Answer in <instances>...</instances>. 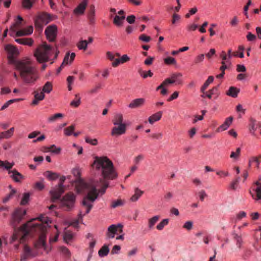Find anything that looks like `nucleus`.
Masks as SVG:
<instances>
[{"label": "nucleus", "mask_w": 261, "mask_h": 261, "mask_svg": "<svg viewBox=\"0 0 261 261\" xmlns=\"http://www.w3.org/2000/svg\"><path fill=\"white\" fill-rule=\"evenodd\" d=\"M93 168L100 173L102 177L95 185L83 183V188L87 192L82 202V208L78 214L77 224L82 220L84 216L89 213L93 202L97 199L99 194H103L109 185L108 180H113L118 174L112 161L106 156H95L92 164Z\"/></svg>", "instance_id": "obj_1"}, {"label": "nucleus", "mask_w": 261, "mask_h": 261, "mask_svg": "<svg viewBox=\"0 0 261 261\" xmlns=\"http://www.w3.org/2000/svg\"><path fill=\"white\" fill-rule=\"evenodd\" d=\"M51 222L49 218L42 216L32 219L21 229L15 231L10 239V243H13L16 240H19L20 243H23L29 234L36 232L39 233V237L38 240L34 243L35 248L36 250L43 249L45 253H48L51 248L48 247L46 244V233L48 224Z\"/></svg>", "instance_id": "obj_2"}, {"label": "nucleus", "mask_w": 261, "mask_h": 261, "mask_svg": "<svg viewBox=\"0 0 261 261\" xmlns=\"http://www.w3.org/2000/svg\"><path fill=\"white\" fill-rule=\"evenodd\" d=\"M16 70L23 82L27 85H33L39 80L40 76L37 68L33 65L32 61L29 58H25L14 62Z\"/></svg>", "instance_id": "obj_3"}, {"label": "nucleus", "mask_w": 261, "mask_h": 261, "mask_svg": "<svg viewBox=\"0 0 261 261\" xmlns=\"http://www.w3.org/2000/svg\"><path fill=\"white\" fill-rule=\"evenodd\" d=\"M58 53L56 48L44 42L35 49L34 56L36 60L41 63L48 61L53 56L54 59L57 58Z\"/></svg>", "instance_id": "obj_4"}, {"label": "nucleus", "mask_w": 261, "mask_h": 261, "mask_svg": "<svg viewBox=\"0 0 261 261\" xmlns=\"http://www.w3.org/2000/svg\"><path fill=\"white\" fill-rule=\"evenodd\" d=\"M51 20L50 14L46 13H39L34 19L35 27L42 31L43 28L49 23Z\"/></svg>", "instance_id": "obj_5"}, {"label": "nucleus", "mask_w": 261, "mask_h": 261, "mask_svg": "<svg viewBox=\"0 0 261 261\" xmlns=\"http://www.w3.org/2000/svg\"><path fill=\"white\" fill-rule=\"evenodd\" d=\"M75 200V196L73 193H68L61 200V205L66 210H70L74 206Z\"/></svg>", "instance_id": "obj_6"}, {"label": "nucleus", "mask_w": 261, "mask_h": 261, "mask_svg": "<svg viewBox=\"0 0 261 261\" xmlns=\"http://www.w3.org/2000/svg\"><path fill=\"white\" fill-rule=\"evenodd\" d=\"M26 211L23 208H17L13 213L12 217L11 224L15 227L23 219Z\"/></svg>", "instance_id": "obj_7"}, {"label": "nucleus", "mask_w": 261, "mask_h": 261, "mask_svg": "<svg viewBox=\"0 0 261 261\" xmlns=\"http://www.w3.org/2000/svg\"><path fill=\"white\" fill-rule=\"evenodd\" d=\"M47 39L49 42L55 41L57 35V27L55 24L48 26L44 32Z\"/></svg>", "instance_id": "obj_8"}, {"label": "nucleus", "mask_w": 261, "mask_h": 261, "mask_svg": "<svg viewBox=\"0 0 261 261\" xmlns=\"http://www.w3.org/2000/svg\"><path fill=\"white\" fill-rule=\"evenodd\" d=\"M123 225L121 223L117 224H112L108 227L107 236L109 239H112L115 237L118 232L122 233L123 232Z\"/></svg>", "instance_id": "obj_9"}, {"label": "nucleus", "mask_w": 261, "mask_h": 261, "mask_svg": "<svg viewBox=\"0 0 261 261\" xmlns=\"http://www.w3.org/2000/svg\"><path fill=\"white\" fill-rule=\"evenodd\" d=\"M38 252L31 249L28 245H24L23 250L21 254V261H25L27 259L37 256Z\"/></svg>", "instance_id": "obj_10"}, {"label": "nucleus", "mask_w": 261, "mask_h": 261, "mask_svg": "<svg viewBox=\"0 0 261 261\" xmlns=\"http://www.w3.org/2000/svg\"><path fill=\"white\" fill-rule=\"evenodd\" d=\"M5 49L8 54V58L11 63L14 65V62L18 60L14 59L15 57L17 56L19 53L18 49L11 44L6 45L5 47Z\"/></svg>", "instance_id": "obj_11"}, {"label": "nucleus", "mask_w": 261, "mask_h": 261, "mask_svg": "<svg viewBox=\"0 0 261 261\" xmlns=\"http://www.w3.org/2000/svg\"><path fill=\"white\" fill-rule=\"evenodd\" d=\"M113 127L111 135L114 137H118L124 135L126 132L127 125L126 123L119 124Z\"/></svg>", "instance_id": "obj_12"}, {"label": "nucleus", "mask_w": 261, "mask_h": 261, "mask_svg": "<svg viewBox=\"0 0 261 261\" xmlns=\"http://www.w3.org/2000/svg\"><path fill=\"white\" fill-rule=\"evenodd\" d=\"M64 192V188L59 185L56 186L50 191L51 197V201L55 202L59 199L62 194Z\"/></svg>", "instance_id": "obj_13"}, {"label": "nucleus", "mask_w": 261, "mask_h": 261, "mask_svg": "<svg viewBox=\"0 0 261 261\" xmlns=\"http://www.w3.org/2000/svg\"><path fill=\"white\" fill-rule=\"evenodd\" d=\"M88 4V0H82L73 11V13L77 15L83 14Z\"/></svg>", "instance_id": "obj_14"}, {"label": "nucleus", "mask_w": 261, "mask_h": 261, "mask_svg": "<svg viewBox=\"0 0 261 261\" xmlns=\"http://www.w3.org/2000/svg\"><path fill=\"white\" fill-rule=\"evenodd\" d=\"M12 179L16 182H21L24 176L16 169L9 170L8 172Z\"/></svg>", "instance_id": "obj_15"}, {"label": "nucleus", "mask_w": 261, "mask_h": 261, "mask_svg": "<svg viewBox=\"0 0 261 261\" xmlns=\"http://www.w3.org/2000/svg\"><path fill=\"white\" fill-rule=\"evenodd\" d=\"M34 98L32 101V105H37L39 102L44 99L45 97L44 93L41 91L40 92L35 91L34 92Z\"/></svg>", "instance_id": "obj_16"}, {"label": "nucleus", "mask_w": 261, "mask_h": 261, "mask_svg": "<svg viewBox=\"0 0 261 261\" xmlns=\"http://www.w3.org/2000/svg\"><path fill=\"white\" fill-rule=\"evenodd\" d=\"M232 236L236 242L237 247L239 249H241L243 244V240L242 235L238 233L236 231L232 232Z\"/></svg>", "instance_id": "obj_17"}, {"label": "nucleus", "mask_w": 261, "mask_h": 261, "mask_svg": "<svg viewBox=\"0 0 261 261\" xmlns=\"http://www.w3.org/2000/svg\"><path fill=\"white\" fill-rule=\"evenodd\" d=\"M233 118L229 117L226 119L224 122L217 129V132H221L227 130L232 122Z\"/></svg>", "instance_id": "obj_18"}, {"label": "nucleus", "mask_w": 261, "mask_h": 261, "mask_svg": "<svg viewBox=\"0 0 261 261\" xmlns=\"http://www.w3.org/2000/svg\"><path fill=\"white\" fill-rule=\"evenodd\" d=\"M145 101V100L143 98H136L132 100L128 107L131 109H135L143 105Z\"/></svg>", "instance_id": "obj_19"}, {"label": "nucleus", "mask_w": 261, "mask_h": 261, "mask_svg": "<svg viewBox=\"0 0 261 261\" xmlns=\"http://www.w3.org/2000/svg\"><path fill=\"white\" fill-rule=\"evenodd\" d=\"M75 57V54L74 53H72L71 54L67 53L64 58L62 62V66L71 64L74 60Z\"/></svg>", "instance_id": "obj_20"}, {"label": "nucleus", "mask_w": 261, "mask_h": 261, "mask_svg": "<svg viewBox=\"0 0 261 261\" xmlns=\"http://www.w3.org/2000/svg\"><path fill=\"white\" fill-rule=\"evenodd\" d=\"M112 122L114 125L126 123L124 121L123 115L121 113H116L114 114Z\"/></svg>", "instance_id": "obj_21"}, {"label": "nucleus", "mask_w": 261, "mask_h": 261, "mask_svg": "<svg viewBox=\"0 0 261 261\" xmlns=\"http://www.w3.org/2000/svg\"><path fill=\"white\" fill-rule=\"evenodd\" d=\"M33 28L29 26L28 28L16 31V36L18 37L30 35L33 33Z\"/></svg>", "instance_id": "obj_22"}, {"label": "nucleus", "mask_w": 261, "mask_h": 261, "mask_svg": "<svg viewBox=\"0 0 261 261\" xmlns=\"http://www.w3.org/2000/svg\"><path fill=\"white\" fill-rule=\"evenodd\" d=\"M162 114L163 113L162 111H159L152 114L148 118V122L150 124H152L154 122L159 121L162 118Z\"/></svg>", "instance_id": "obj_23"}, {"label": "nucleus", "mask_w": 261, "mask_h": 261, "mask_svg": "<svg viewBox=\"0 0 261 261\" xmlns=\"http://www.w3.org/2000/svg\"><path fill=\"white\" fill-rule=\"evenodd\" d=\"M14 127H11L9 130L0 133V141L3 139H9L14 134Z\"/></svg>", "instance_id": "obj_24"}, {"label": "nucleus", "mask_w": 261, "mask_h": 261, "mask_svg": "<svg viewBox=\"0 0 261 261\" xmlns=\"http://www.w3.org/2000/svg\"><path fill=\"white\" fill-rule=\"evenodd\" d=\"M240 91V89L235 87H230L228 90L226 92V94L227 95L236 98L238 96V94Z\"/></svg>", "instance_id": "obj_25"}, {"label": "nucleus", "mask_w": 261, "mask_h": 261, "mask_svg": "<svg viewBox=\"0 0 261 261\" xmlns=\"http://www.w3.org/2000/svg\"><path fill=\"white\" fill-rule=\"evenodd\" d=\"M43 175L49 180H55L59 178V174L51 171H46L43 173Z\"/></svg>", "instance_id": "obj_26"}, {"label": "nucleus", "mask_w": 261, "mask_h": 261, "mask_svg": "<svg viewBox=\"0 0 261 261\" xmlns=\"http://www.w3.org/2000/svg\"><path fill=\"white\" fill-rule=\"evenodd\" d=\"M182 76V74L180 73H173L170 77L169 79L172 81V83H177V84H181L182 83V81L180 79L181 76Z\"/></svg>", "instance_id": "obj_27"}, {"label": "nucleus", "mask_w": 261, "mask_h": 261, "mask_svg": "<svg viewBox=\"0 0 261 261\" xmlns=\"http://www.w3.org/2000/svg\"><path fill=\"white\" fill-rule=\"evenodd\" d=\"M160 217L159 215H155L150 218L148 220V227L150 229H152L154 225L156 223V222L159 221Z\"/></svg>", "instance_id": "obj_28"}, {"label": "nucleus", "mask_w": 261, "mask_h": 261, "mask_svg": "<svg viewBox=\"0 0 261 261\" xmlns=\"http://www.w3.org/2000/svg\"><path fill=\"white\" fill-rule=\"evenodd\" d=\"M15 164L13 162H9L7 160H0V167H3L8 171L14 166Z\"/></svg>", "instance_id": "obj_29"}, {"label": "nucleus", "mask_w": 261, "mask_h": 261, "mask_svg": "<svg viewBox=\"0 0 261 261\" xmlns=\"http://www.w3.org/2000/svg\"><path fill=\"white\" fill-rule=\"evenodd\" d=\"M248 128L249 130L250 133L252 135L255 136V131L256 130L257 127H256V121L254 119H250V123L248 126Z\"/></svg>", "instance_id": "obj_30"}, {"label": "nucleus", "mask_w": 261, "mask_h": 261, "mask_svg": "<svg viewBox=\"0 0 261 261\" xmlns=\"http://www.w3.org/2000/svg\"><path fill=\"white\" fill-rule=\"evenodd\" d=\"M143 194V191H141L138 188H136L135 189V193L131 197L130 199L133 202H136L139 199Z\"/></svg>", "instance_id": "obj_31"}, {"label": "nucleus", "mask_w": 261, "mask_h": 261, "mask_svg": "<svg viewBox=\"0 0 261 261\" xmlns=\"http://www.w3.org/2000/svg\"><path fill=\"white\" fill-rule=\"evenodd\" d=\"M125 18L124 15H116L114 18V23L117 27H121L123 24Z\"/></svg>", "instance_id": "obj_32"}, {"label": "nucleus", "mask_w": 261, "mask_h": 261, "mask_svg": "<svg viewBox=\"0 0 261 261\" xmlns=\"http://www.w3.org/2000/svg\"><path fill=\"white\" fill-rule=\"evenodd\" d=\"M61 148L57 147L55 145H51L48 147H46L45 152H50L55 154H59L60 153Z\"/></svg>", "instance_id": "obj_33"}, {"label": "nucleus", "mask_w": 261, "mask_h": 261, "mask_svg": "<svg viewBox=\"0 0 261 261\" xmlns=\"http://www.w3.org/2000/svg\"><path fill=\"white\" fill-rule=\"evenodd\" d=\"M255 186L256 188L254 189V191L256 195L254 199L257 201L261 200V184L257 182V185Z\"/></svg>", "instance_id": "obj_34"}, {"label": "nucleus", "mask_w": 261, "mask_h": 261, "mask_svg": "<svg viewBox=\"0 0 261 261\" xmlns=\"http://www.w3.org/2000/svg\"><path fill=\"white\" fill-rule=\"evenodd\" d=\"M110 251L109 247L106 245H103L98 251V255L100 257H103L107 256Z\"/></svg>", "instance_id": "obj_35"}, {"label": "nucleus", "mask_w": 261, "mask_h": 261, "mask_svg": "<svg viewBox=\"0 0 261 261\" xmlns=\"http://www.w3.org/2000/svg\"><path fill=\"white\" fill-rule=\"evenodd\" d=\"M214 81V77L213 76H208L207 80L203 84L202 86L201 87L200 91L203 94H204L205 90L207 89L208 85Z\"/></svg>", "instance_id": "obj_36"}, {"label": "nucleus", "mask_w": 261, "mask_h": 261, "mask_svg": "<svg viewBox=\"0 0 261 261\" xmlns=\"http://www.w3.org/2000/svg\"><path fill=\"white\" fill-rule=\"evenodd\" d=\"M169 222V219L168 218L163 219L156 226V228L157 230L161 231L165 226L167 225Z\"/></svg>", "instance_id": "obj_37"}, {"label": "nucleus", "mask_w": 261, "mask_h": 261, "mask_svg": "<svg viewBox=\"0 0 261 261\" xmlns=\"http://www.w3.org/2000/svg\"><path fill=\"white\" fill-rule=\"evenodd\" d=\"M73 238V233L69 230H65L64 234V240L66 243L70 242Z\"/></svg>", "instance_id": "obj_38"}, {"label": "nucleus", "mask_w": 261, "mask_h": 261, "mask_svg": "<svg viewBox=\"0 0 261 261\" xmlns=\"http://www.w3.org/2000/svg\"><path fill=\"white\" fill-rule=\"evenodd\" d=\"M53 90V86L50 82H47L43 86L41 91L43 93H49Z\"/></svg>", "instance_id": "obj_39"}, {"label": "nucleus", "mask_w": 261, "mask_h": 261, "mask_svg": "<svg viewBox=\"0 0 261 261\" xmlns=\"http://www.w3.org/2000/svg\"><path fill=\"white\" fill-rule=\"evenodd\" d=\"M76 45L79 50H86L88 46V42L87 40H81L79 41Z\"/></svg>", "instance_id": "obj_40"}, {"label": "nucleus", "mask_w": 261, "mask_h": 261, "mask_svg": "<svg viewBox=\"0 0 261 261\" xmlns=\"http://www.w3.org/2000/svg\"><path fill=\"white\" fill-rule=\"evenodd\" d=\"M21 100H22L21 98H15V99H10V100L7 101L6 102H5L2 106L1 108V111L4 110L6 108H7L12 103H14L15 102L19 101H20Z\"/></svg>", "instance_id": "obj_41"}, {"label": "nucleus", "mask_w": 261, "mask_h": 261, "mask_svg": "<svg viewBox=\"0 0 261 261\" xmlns=\"http://www.w3.org/2000/svg\"><path fill=\"white\" fill-rule=\"evenodd\" d=\"M87 238L90 240L89 248L90 250L93 249L96 244V240L94 238L93 236L91 233H88L87 235Z\"/></svg>", "instance_id": "obj_42"}, {"label": "nucleus", "mask_w": 261, "mask_h": 261, "mask_svg": "<svg viewBox=\"0 0 261 261\" xmlns=\"http://www.w3.org/2000/svg\"><path fill=\"white\" fill-rule=\"evenodd\" d=\"M246 217V213L244 211H240L237 213L236 217L234 218V221L237 223L238 221H241L243 218Z\"/></svg>", "instance_id": "obj_43"}, {"label": "nucleus", "mask_w": 261, "mask_h": 261, "mask_svg": "<svg viewBox=\"0 0 261 261\" xmlns=\"http://www.w3.org/2000/svg\"><path fill=\"white\" fill-rule=\"evenodd\" d=\"M220 57L222 59V62H224L225 63H227L228 65H231V63L230 61L231 58H228V56L227 55L224 51H222L220 54Z\"/></svg>", "instance_id": "obj_44"}, {"label": "nucleus", "mask_w": 261, "mask_h": 261, "mask_svg": "<svg viewBox=\"0 0 261 261\" xmlns=\"http://www.w3.org/2000/svg\"><path fill=\"white\" fill-rule=\"evenodd\" d=\"M240 180V177L239 176L237 177L236 179H233L230 184V188L231 190H236L238 187Z\"/></svg>", "instance_id": "obj_45"}, {"label": "nucleus", "mask_w": 261, "mask_h": 261, "mask_svg": "<svg viewBox=\"0 0 261 261\" xmlns=\"http://www.w3.org/2000/svg\"><path fill=\"white\" fill-rule=\"evenodd\" d=\"M36 0H23V7L26 9H30Z\"/></svg>", "instance_id": "obj_46"}, {"label": "nucleus", "mask_w": 261, "mask_h": 261, "mask_svg": "<svg viewBox=\"0 0 261 261\" xmlns=\"http://www.w3.org/2000/svg\"><path fill=\"white\" fill-rule=\"evenodd\" d=\"M218 89L217 88L215 87L214 88L210 90L208 92H205L204 94L203 93V94L201 95L202 97H207L208 98H211L212 97V95H214L215 92L217 91Z\"/></svg>", "instance_id": "obj_47"}, {"label": "nucleus", "mask_w": 261, "mask_h": 261, "mask_svg": "<svg viewBox=\"0 0 261 261\" xmlns=\"http://www.w3.org/2000/svg\"><path fill=\"white\" fill-rule=\"evenodd\" d=\"M241 148L238 147L236 151H232L230 155V158L233 160H238L240 155Z\"/></svg>", "instance_id": "obj_48"}, {"label": "nucleus", "mask_w": 261, "mask_h": 261, "mask_svg": "<svg viewBox=\"0 0 261 261\" xmlns=\"http://www.w3.org/2000/svg\"><path fill=\"white\" fill-rule=\"evenodd\" d=\"M63 117V115L62 113H57L48 118V121L49 122H53L57 120L58 118H61Z\"/></svg>", "instance_id": "obj_49"}, {"label": "nucleus", "mask_w": 261, "mask_h": 261, "mask_svg": "<svg viewBox=\"0 0 261 261\" xmlns=\"http://www.w3.org/2000/svg\"><path fill=\"white\" fill-rule=\"evenodd\" d=\"M75 129V125H72L64 129V134L67 136H70L72 135Z\"/></svg>", "instance_id": "obj_50"}, {"label": "nucleus", "mask_w": 261, "mask_h": 261, "mask_svg": "<svg viewBox=\"0 0 261 261\" xmlns=\"http://www.w3.org/2000/svg\"><path fill=\"white\" fill-rule=\"evenodd\" d=\"M17 24V23H15L10 27L9 35L12 37H18V36H16V29L17 28V27H16Z\"/></svg>", "instance_id": "obj_51"}, {"label": "nucleus", "mask_w": 261, "mask_h": 261, "mask_svg": "<svg viewBox=\"0 0 261 261\" xmlns=\"http://www.w3.org/2000/svg\"><path fill=\"white\" fill-rule=\"evenodd\" d=\"M164 62L167 65H175L176 64V61L175 58L168 57L164 59Z\"/></svg>", "instance_id": "obj_52"}, {"label": "nucleus", "mask_w": 261, "mask_h": 261, "mask_svg": "<svg viewBox=\"0 0 261 261\" xmlns=\"http://www.w3.org/2000/svg\"><path fill=\"white\" fill-rule=\"evenodd\" d=\"M30 199V194L29 193H25L23 194L20 204L21 205L27 204Z\"/></svg>", "instance_id": "obj_53"}, {"label": "nucleus", "mask_w": 261, "mask_h": 261, "mask_svg": "<svg viewBox=\"0 0 261 261\" xmlns=\"http://www.w3.org/2000/svg\"><path fill=\"white\" fill-rule=\"evenodd\" d=\"M85 142L92 145H96L98 144V141L96 139H92L89 137H86L85 138Z\"/></svg>", "instance_id": "obj_54"}, {"label": "nucleus", "mask_w": 261, "mask_h": 261, "mask_svg": "<svg viewBox=\"0 0 261 261\" xmlns=\"http://www.w3.org/2000/svg\"><path fill=\"white\" fill-rule=\"evenodd\" d=\"M172 81H171L169 78L168 79H166V80H165L163 83L160 85L156 89V91H158L161 88H162V87H166L169 84H172Z\"/></svg>", "instance_id": "obj_55"}, {"label": "nucleus", "mask_w": 261, "mask_h": 261, "mask_svg": "<svg viewBox=\"0 0 261 261\" xmlns=\"http://www.w3.org/2000/svg\"><path fill=\"white\" fill-rule=\"evenodd\" d=\"M124 204L123 201L121 199H117V200L113 201L111 204L112 208H116L117 207L122 206Z\"/></svg>", "instance_id": "obj_56"}, {"label": "nucleus", "mask_w": 261, "mask_h": 261, "mask_svg": "<svg viewBox=\"0 0 261 261\" xmlns=\"http://www.w3.org/2000/svg\"><path fill=\"white\" fill-rule=\"evenodd\" d=\"M253 163L255 164V165H256L257 168L259 167V165L260 164V162H259V161L258 160V158L257 157L253 156V157H252V158H251V159H249V166H251L252 164H253Z\"/></svg>", "instance_id": "obj_57"}, {"label": "nucleus", "mask_w": 261, "mask_h": 261, "mask_svg": "<svg viewBox=\"0 0 261 261\" xmlns=\"http://www.w3.org/2000/svg\"><path fill=\"white\" fill-rule=\"evenodd\" d=\"M197 194L201 201H203L204 199L207 197V194L204 190H200Z\"/></svg>", "instance_id": "obj_58"}, {"label": "nucleus", "mask_w": 261, "mask_h": 261, "mask_svg": "<svg viewBox=\"0 0 261 261\" xmlns=\"http://www.w3.org/2000/svg\"><path fill=\"white\" fill-rule=\"evenodd\" d=\"M22 45L32 46L34 43V41L32 38H22Z\"/></svg>", "instance_id": "obj_59"}, {"label": "nucleus", "mask_w": 261, "mask_h": 261, "mask_svg": "<svg viewBox=\"0 0 261 261\" xmlns=\"http://www.w3.org/2000/svg\"><path fill=\"white\" fill-rule=\"evenodd\" d=\"M76 100H73L70 102V105L74 107H77L81 104V98L76 94L75 95Z\"/></svg>", "instance_id": "obj_60"}, {"label": "nucleus", "mask_w": 261, "mask_h": 261, "mask_svg": "<svg viewBox=\"0 0 261 261\" xmlns=\"http://www.w3.org/2000/svg\"><path fill=\"white\" fill-rule=\"evenodd\" d=\"M72 173L76 178H78L81 176V170L79 167H76L72 169Z\"/></svg>", "instance_id": "obj_61"}, {"label": "nucleus", "mask_w": 261, "mask_h": 261, "mask_svg": "<svg viewBox=\"0 0 261 261\" xmlns=\"http://www.w3.org/2000/svg\"><path fill=\"white\" fill-rule=\"evenodd\" d=\"M193 226V222L192 221H186L183 225V228L187 230H191Z\"/></svg>", "instance_id": "obj_62"}, {"label": "nucleus", "mask_w": 261, "mask_h": 261, "mask_svg": "<svg viewBox=\"0 0 261 261\" xmlns=\"http://www.w3.org/2000/svg\"><path fill=\"white\" fill-rule=\"evenodd\" d=\"M204 59V54H200L195 57L194 59V62L195 64H197L201 62H202Z\"/></svg>", "instance_id": "obj_63"}, {"label": "nucleus", "mask_w": 261, "mask_h": 261, "mask_svg": "<svg viewBox=\"0 0 261 261\" xmlns=\"http://www.w3.org/2000/svg\"><path fill=\"white\" fill-rule=\"evenodd\" d=\"M144 155L140 154L134 158L133 162L135 165H138L144 159Z\"/></svg>", "instance_id": "obj_64"}]
</instances>
